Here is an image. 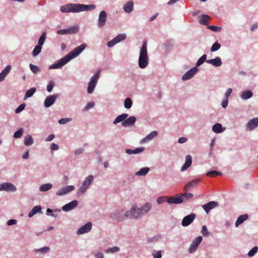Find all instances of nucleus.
<instances>
[{"instance_id":"nucleus-20","label":"nucleus","mask_w":258,"mask_h":258,"mask_svg":"<svg viewBox=\"0 0 258 258\" xmlns=\"http://www.w3.org/2000/svg\"><path fill=\"white\" fill-rule=\"evenodd\" d=\"M137 119L134 116H131L128 118H126L124 121L122 122L121 125L124 127L131 126L135 124Z\"/></svg>"},{"instance_id":"nucleus-54","label":"nucleus","mask_w":258,"mask_h":258,"mask_svg":"<svg viewBox=\"0 0 258 258\" xmlns=\"http://www.w3.org/2000/svg\"><path fill=\"white\" fill-rule=\"evenodd\" d=\"M25 106H26L25 103H22L15 109V113H20L25 109Z\"/></svg>"},{"instance_id":"nucleus-14","label":"nucleus","mask_w":258,"mask_h":258,"mask_svg":"<svg viewBox=\"0 0 258 258\" xmlns=\"http://www.w3.org/2000/svg\"><path fill=\"white\" fill-rule=\"evenodd\" d=\"M2 190L7 192H15L17 190L16 187L10 182H4L0 184Z\"/></svg>"},{"instance_id":"nucleus-3","label":"nucleus","mask_w":258,"mask_h":258,"mask_svg":"<svg viewBox=\"0 0 258 258\" xmlns=\"http://www.w3.org/2000/svg\"><path fill=\"white\" fill-rule=\"evenodd\" d=\"M124 216L125 218L136 220L141 217L139 208L135 206L133 207L130 210L126 211L124 213Z\"/></svg>"},{"instance_id":"nucleus-60","label":"nucleus","mask_w":258,"mask_h":258,"mask_svg":"<svg viewBox=\"0 0 258 258\" xmlns=\"http://www.w3.org/2000/svg\"><path fill=\"white\" fill-rule=\"evenodd\" d=\"M152 254L154 258H161L162 257L161 250L156 251L154 250Z\"/></svg>"},{"instance_id":"nucleus-43","label":"nucleus","mask_w":258,"mask_h":258,"mask_svg":"<svg viewBox=\"0 0 258 258\" xmlns=\"http://www.w3.org/2000/svg\"><path fill=\"white\" fill-rule=\"evenodd\" d=\"M79 26L77 25H74L68 28L69 34L77 33L79 31Z\"/></svg>"},{"instance_id":"nucleus-51","label":"nucleus","mask_w":258,"mask_h":258,"mask_svg":"<svg viewBox=\"0 0 258 258\" xmlns=\"http://www.w3.org/2000/svg\"><path fill=\"white\" fill-rule=\"evenodd\" d=\"M115 38L119 43L126 38V35L125 33L119 34Z\"/></svg>"},{"instance_id":"nucleus-63","label":"nucleus","mask_w":258,"mask_h":258,"mask_svg":"<svg viewBox=\"0 0 258 258\" xmlns=\"http://www.w3.org/2000/svg\"><path fill=\"white\" fill-rule=\"evenodd\" d=\"M95 106V103L93 102H90L85 106L84 108V111H87Z\"/></svg>"},{"instance_id":"nucleus-7","label":"nucleus","mask_w":258,"mask_h":258,"mask_svg":"<svg viewBox=\"0 0 258 258\" xmlns=\"http://www.w3.org/2000/svg\"><path fill=\"white\" fill-rule=\"evenodd\" d=\"M107 21V14L105 11H102L99 14V17L97 21V26L99 28L103 27Z\"/></svg>"},{"instance_id":"nucleus-11","label":"nucleus","mask_w":258,"mask_h":258,"mask_svg":"<svg viewBox=\"0 0 258 258\" xmlns=\"http://www.w3.org/2000/svg\"><path fill=\"white\" fill-rule=\"evenodd\" d=\"M196 214L191 213L187 216H185L182 219L181 222V225L183 227H186L189 225L195 219Z\"/></svg>"},{"instance_id":"nucleus-37","label":"nucleus","mask_w":258,"mask_h":258,"mask_svg":"<svg viewBox=\"0 0 258 258\" xmlns=\"http://www.w3.org/2000/svg\"><path fill=\"white\" fill-rule=\"evenodd\" d=\"M52 187V184L50 183H45L44 184H42L39 187V190L40 191H47L50 190Z\"/></svg>"},{"instance_id":"nucleus-23","label":"nucleus","mask_w":258,"mask_h":258,"mask_svg":"<svg viewBox=\"0 0 258 258\" xmlns=\"http://www.w3.org/2000/svg\"><path fill=\"white\" fill-rule=\"evenodd\" d=\"M158 135V132L156 131L151 132L149 135L142 139L140 143L142 144L147 143L149 141L152 140L153 138H155Z\"/></svg>"},{"instance_id":"nucleus-4","label":"nucleus","mask_w":258,"mask_h":258,"mask_svg":"<svg viewBox=\"0 0 258 258\" xmlns=\"http://www.w3.org/2000/svg\"><path fill=\"white\" fill-rule=\"evenodd\" d=\"M100 75V71H98L95 74H94L90 79V81L88 84V86L87 88V92L89 94H92L94 89L96 87V85L97 83V81L99 79Z\"/></svg>"},{"instance_id":"nucleus-44","label":"nucleus","mask_w":258,"mask_h":258,"mask_svg":"<svg viewBox=\"0 0 258 258\" xmlns=\"http://www.w3.org/2000/svg\"><path fill=\"white\" fill-rule=\"evenodd\" d=\"M119 249H120V248L119 247L113 246V247H110V248H109L106 249L105 252L106 253H114L119 251Z\"/></svg>"},{"instance_id":"nucleus-25","label":"nucleus","mask_w":258,"mask_h":258,"mask_svg":"<svg viewBox=\"0 0 258 258\" xmlns=\"http://www.w3.org/2000/svg\"><path fill=\"white\" fill-rule=\"evenodd\" d=\"M253 96V93L250 90H245L241 92L240 95V98L243 100L250 99Z\"/></svg>"},{"instance_id":"nucleus-1","label":"nucleus","mask_w":258,"mask_h":258,"mask_svg":"<svg viewBox=\"0 0 258 258\" xmlns=\"http://www.w3.org/2000/svg\"><path fill=\"white\" fill-rule=\"evenodd\" d=\"M86 47L87 45L85 43H83L77 46L68 54L58 60L55 63L50 65L49 67V69H58L61 68L71 60L79 56Z\"/></svg>"},{"instance_id":"nucleus-46","label":"nucleus","mask_w":258,"mask_h":258,"mask_svg":"<svg viewBox=\"0 0 258 258\" xmlns=\"http://www.w3.org/2000/svg\"><path fill=\"white\" fill-rule=\"evenodd\" d=\"M221 47V44L216 41L214 43L212 47H211L210 50L211 52H215L218 50Z\"/></svg>"},{"instance_id":"nucleus-27","label":"nucleus","mask_w":258,"mask_h":258,"mask_svg":"<svg viewBox=\"0 0 258 258\" xmlns=\"http://www.w3.org/2000/svg\"><path fill=\"white\" fill-rule=\"evenodd\" d=\"M11 70V66L10 65L7 66L0 73V82L4 80L6 77L9 73Z\"/></svg>"},{"instance_id":"nucleus-28","label":"nucleus","mask_w":258,"mask_h":258,"mask_svg":"<svg viewBox=\"0 0 258 258\" xmlns=\"http://www.w3.org/2000/svg\"><path fill=\"white\" fill-rule=\"evenodd\" d=\"M225 130V127H223L222 124L220 123H216L212 126V131L217 134L223 132Z\"/></svg>"},{"instance_id":"nucleus-42","label":"nucleus","mask_w":258,"mask_h":258,"mask_svg":"<svg viewBox=\"0 0 258 258\" xmlns=\"http://www.w3.org/2000/svg\"><path fill=\"white\" fill-rule=\"evenodd\" d=\"M42 46L38 45L35 46L32 51V54L33 57L37 56L41 51Z\"/></svg>"},{"instance_id":"nucleus-35","label":"nucleus","mask_w":258,"mask_h":258,"mask_svg":"<svg viewBox=\"0 0 258 258\" xmlns=\"http://www.w3.org/2000/svg\"><path fill=\"white\" fill-rule=\"evenodd\" d=\"M36 89L35 87H32L28 90L24 96V100H26L27 98L31 97L36 92Z\"/></svg>"},{"instance_id":"nucleus-22","label":"nucleus","mask_w":258,"mask_h":258,"mask_svg":"<svg viewBox=\"0 0 258 258\" xmlns=\"http://www.w3.org/2000/svg\"><path fill=\"white\" fill-rule=\"evenodd\" d=\"M152 208L151 203H147L142 207L139 208L141 215H145L147 214Z\"/></svg>"},{"instance_id":"nucleus-29","label":"nucleus","mask_w":258,"mask_h":258,"mask_svg":"<svg viewBox=\"0 0 258 258\" xmlns=\"http://www.w3.org/2000/svg\"><path fill=\"white\" fill-rule=\"evenodd\" d=\"M200 181V178H197L195 180H193L192 181H190L188 182L184 186V190H187L190 189V188L194 187L196 185L198 184V183Z\"/></svg>"},{"instance_id":"nucleus-12","label":"nucleus","mask_w":258,"mask_h":258,"mask_svg":"<svg viewBox=\"0 0 258 258\" xmlns=\"http://www.w3.org/2000/svg\"><path fill=\"white\" fill-rule=\"evenodd\" d=\"M75 189L74 185H67L56 191V195L58 196H62L68 194Z\"/></svg>"},{"instance_id":"nucleus-41","label":"nucleus","mask_w":258,"mask_h":258,"mask_svg":"<svg viewBox=\"0 0 258 258\" xmlns=\"http://www.w3.org/2000/svg\"><path fill=\"white\" fill-rule=\"evenodd\" d=\"M207 55L204 54H203L197 61L196 64V67H198L202 65L205 61L207 60Z\"/></svg>"},{"instance_id":"nucleus-32","label":"nucleus","mask_w":258,"mask_h":258,"mask_svg":"<svg viewBox=\"0 0 258 258\" xmlns=\"http://www.w3.org/2000/svg\"><path fill=\"white\" fill-rule=\"evenodd\" d=\"M127 116L128 114L127 113H123L117 116L113 121V124H116L120 122H123L127 117Z\"/></svg>"},{"instance_id":"nucleus-36","label":"nucleus","mask_w":258,"mask_h":258,"mask_svg":"<svg viewBox=\"0 0 258 258\" xmlns=\"http://www.w3.org/2000/svg\"><path fill=\"white\" fill-rule=\"evenodd\" d=\"M34 141L31 135H27L24 140V143L27 146H30L33 144Z\"/></svg>"},{"instance_id":"nucleus-38","label":"nucleus","mask_w":258,"mask_h":258,"mask_svg":"<svg viewBox=\"0 0 258 258\" xmlns=\"http://www.w3.org/2000/svg\"><path fill=\"white\" fill-rule=\"evenodd\" d=\"M222 173L216 170H210L208 171L206 175L210 177H216L218 175H222Z\"/></svg>"},{"instance_id":"nucleus-5","label":"nucleus","mask_w":258,"mask_h":258,"mask_svg":"<svg viewBox=\"0 0 258 258\" xmlns=\"http://www.w3.org/2000/svg\"><path fill=\"white\" fill-rule=\"evenodd\" d=\"M60 10L63 13H78V4H68L61 6Z\"/></svg>"},{"instance_id":"nucleus-31","label":"nucleus","mask_w":258,"mask_h":258,"mask_svg":"<svg viewBox=\"0 0 258 258\" xmlns=\"http://www.w3.org/2000/svg\"><path fill=\"white\" fill-rule=\"evenodd\" d=\"M248 218V216L247 214H243L239 216L235 223V225L236 227H238L239 225L243 223L245 221H246Z\"/></svg>"},{"instance_id":"nucleus-62","label":"nucleus","mask_w":258,"mask_h":258,"mask_svg":"<svg viewBox=\"0 0 258 258\" xmlns=\"http://www.w3.org/2000/svg\"><path fill=\"white\" fill-rule=\"evenodd\" d=\"M208 28L210 29L213 31L214 32H219L222 29L220 27L216 26H208Z\"/></svg>"},{"instance_id":"nucleus-18","label":"nucleus","mask_w":258,"mask_h":258,"mask_svg":"<svg viewBox=\"0 0 258 258\" xmlns=\"http://www.w3.org/2000/svg\"><path fill=\"white\" fill-rule=\"evenodd\" d=\"M218 206V203L215 201H211L207 204H205L202 206L203 209L205 210L207 214L209 213V211Z\"/></svg>"},{"instance_id":"nucleus-47","label":"nucleus","mask_w":258,"mask_h":258,"mask_svg":"<svg viewBox=\"0 0 258 258\" xmlns=\"http://www.w3.org/2000/svg\"><path fill=\"white\" fill-rule=\"evenodd\" d=\"M257 250H258V246H254L248 252V254H247L248 256L249 257L253 256L256 254V253L257 252Z\"/></svg>"},{"instance_id":"nucleus-64","label":"nucleus","mask_w":258,"mask_h":258,"mask_svg":"<svg viewBox=\"0 0 258 258\" xmlns=\"http://www.w3.org/2000/svg\"><path fill=\"white\" fill-rule=\"evenodd\" d=\"M168 197H160L157 198V203L158 204H161L164 201H166V200H167Z\"/></svg>"},{"instance_id":"nucleus-56","label":"nucleus","mask_w":258,"mask_h":258,"mask_svg":"<svg viewBox=\"0 0 258 258\" xmlns=\"http://www.w3.org/2000/svg\"><path fill=\"white\" fill-rule=\"evenodd\" d=\"M118 43V42H117V40L114 37L113 39L107 42V46L108 47L110 48L113 47L114 45H115L116 44Z\"/></svg>"},{"instance_id":"nucleus-30","label":"nucleus","mask_w":258,"mask_h":258,"mask_svg":"<svg viewBox=\"0 0 258 258\" xmlns=\"http://www.w3.org/2000/svg\"><path fill=\"white\" fill-rule=\"evenodd\" d=\"M150 170V168L148 167H143L135 173V175L138 176H145L148 174Z\"/></svg>"},{"instance_id":"nucleus-53","label":"nucleus","mask_w":258,"mask_h":258,"mask_svg":"<svg viewBox=\"0 0 258 258\" xmlns=\"http://www.w3.org/2000/svg\"><path fill=\"white\" fill-rule=\"evenodd\" d=\"M88 188L82 184L80 188L79 189L77 195L80 196L83 195L87 190Z\"/></svg>"},{"instance_id":"nucleus-52","label":"nucleus","mask_w":258,"mask_h":258,"mask_svg":"<svg viewBox=\"0 0 258 258\" xmlns=\"http://www.w3.org/2000/svg\"><path fill=\"white\" fill-rule=\"evenodd\" d=\"M181 197L183 198V201L185 200H188L193 197V194L191 193H183L180 194Z\"/></svg>"},{"instance_id":"nucleus-40","label":"nucleus","mask_w":258,"mask_h":258,"mask_svg":"<svg viewBox=\"0 0 258 258\" xmlns=\"http://www.w3.org/2000/svg\"><path fill=\"white\" fill-rule=\"evenodd\" d=\"M133 105V101L132 99L127 97L125 99L124 101V107L126 109H130L132 107Z\"/></svg>"},{"instance_id":"nucleus-55","label":"nucleus","mask_w":258,"mask_h":258,"mask_svg":"<svg viewBox=\"0 0 258 258\" xmlns=\"http://www.w3.org/2000/svg\"><path fill=\"white\" fill-rule=\"evenodd\" d=\"M118 43V42H117V40L114 37L113 39L107 42V46L108 47L110 48L113 47L114 45H115L116 44Z\"/></svg>"},{"instance_id":"nucleus-19","label":"nucleus","mask_w":258,"mask_h":258,"mask_svg":"<svg viewBox=\"0 0 258 258\" xmlns=\"http://www.w3.org/2000/svg\"><path fill=\"white\" fill-rule=\"evenodd\" d=\"M78 13L83 11H88L96 8L95 5H86L84 4H78Z\"/></svg>"},{"instance_id":"nucleus-6","label":"nucleus","mask_w":258,"mask_h":258,"mask_svg":"<svg viewBox=\"0 0 258 258\" xmlns=\"http://www.w3.org/2000/svg\"><path fill=\"white\" fill-rule=\"evenodd\" d=\"M122 209L117 210L109 214L110 217L113 220L122 221L124 220V214Z\"/></svg>"},{"instance_id":"nucleus-59","label":"nucleus","mask_w":258,"mask_h":258,"mask_svg":"<svg viewBox=\"0 0 258 258\" xmlns=\"http://www.w3.org/2000/svg\"><path fill=\"white\" fill-rule=\"evenodd\" d=\"M192 162H184V164L181 167L180 171L183 172L186 170L188 167L191 165Z\"/></svg>"},{"instance_id":"nucleus-21","label":"nucleus","mask_w":258,"mask_h":258,"mask_svg":"<svg viewBox=\"0 0 258 258\" xmlns=\"http://www.w3.org/2000/svg\"><path fill=\"white\" fill-rule=\"evenodd\" d=\"M206 62L216 67H220L222 64L221 58L219 56H217L213 59H208Z\"/></svg>"},{"instance_id":"nucleus-8","label":"nucleus","mask_w":258,"mask_h":258,"mask_svg":"<svg viewBox=\"0 0 258 258\" xmlns=\"http://www.w3.org/2000/svg\"><path fill=\"white\" fill-rule=\"evenodd\" d=\"M202 239L203 237L202 236H198L192 241L188 249L189 253H193L196 250L199 244L202 242Z\"/></svg>"},{"instance_id":"nucleus-10","label":"nucleus","mask_w":258,"mask_h":258,"mask_svg":"<svg viewBox=\"0 0 258 258\" xmlns=\"http://www.w3.org/2000/svg\"><path fill=\"white\" fill-rule=\"evenodd\" d=\"M59 97L58 94H55L52 95L47 96L44 102V106L48 108L52 105L55 102L57 98Z\"/></svg>"},{"instance_id":"nucleus-2","label":"nucleus","mask_w":258,"mask_h":258,"mask_svg":"<svg viewBox=\"0 0 258 258\" xmlns=\"http://www.w3.org/2000/svg\"><path fill=\"white\" fill-rule=\"evenodd\" d=\"M147 43L144 41L140 49V55L138 59V65L141 69H145L149 64V57L148 55Z\"/></svg>"},{"instance_id":"nucleus-34","label":"nucleus","mask_w":258,"mask_h":258,"mask_svg":"<svg viewBox=\"0 0 258 258\" xmlns=\"http://www.w3.org/2000/svg\"><path fill=\"white\" fill-rule=\"evenodd\" d=\"M93 179L94 176L92 175H90L85 178V179L84 180L82 183V185H83V186H85L88 188L90 185L93 182Z\"/></svg>"},{"instance_id":"nucleus-48","label":"nucleus","mask_w":258,"mask_h":258,"mask_svg":"<svg viewBox=\"0 0 258 258\" xmlns=\"http://www.w3.org/2000/svg\"><path fill=\"white\" fill-rule=\"evenodd\" d=\"M50 250V248L49 247L45 246L40 248L36 249L35 250L36 252H40L41 253L45 254L47 252H48Z\"/></svg>"},{"instance_id":"nucleus-16","label":"nucleus","mask_w":258,"mask_h":258,"mask_svg":"<svg viewBox=\"0 0 258 258\" xmlns=\"http://www.w3.org/2000/svg\"><path fill=\"white\" fill-rule=\"evenodd\" d=\"M258 126V117H255L250 119L246 124V129L248 131H251Z\"/></svg>"},{"instance_id":"nucleus-50","label":"nucleus","mask_w":258,"mask_h":258,"mask_svg":"<svg viewBox=\"0 0 258 258\" xmlns=\"http://www.w3.org/2000/svg\"><path fill=\"white\" fill-rule=\"evenodd\" d=\"M23 128H20L17 130L14 134V138L16 139L20 138L22 136L23 133Z\"/></svg>"},{"instance_id":"nucleus-9","label":"nucleus","mask_w":258,"mask_h":258,"mask_svg":"<svg viewBox=\"0 0 258 258\" xmlns=\"http://www.w3.org/2000/svg\"><path fill=\"white\" fill-rule=\"evenodd\" d=\"M198 68L196 67H193L187 71L182 77V81H186L193 78L198 71Z\"/></svg>"},{"instance_id":"nucleus-17","label":"nucleus","mask_w":258,"mask_h":258,"mask_svg":"<svg viewBox=\"0 0 258 258\" xmlns=\"http://www.w3.org/2000/svg\"><path fill=\"white\" fill-rule=\"evenodd\" d=\"M166 201L169 204H179L183 202V198L181 197L180 194L176 195L174 196L170 197L169 198H168Z\"/></svg>"},{"instance_id":"nucleus-15","label":"nucleus","mask_w":258,"mask_h":258,"mask_svg":"<svg viewBox=\"0 0 258 258\" xmlns=\"http://www.w3.org/2000/svg\"><path fill=\"white\" fill-rule=\"evenodd\" d=\"M92 227V224L91 222H88L84 225L78 229L77 231L78 235H81L89 232L91 231Z\"/></svg>"},{"instance_id":"nucleus-33","label":"nucleus","mask_w":258,"mask_h":258,"mask_svg":"<svg viewBox=\"0 0 258 258\" xmlns=\"http://www.w3.org/2000/svg\"><path fill=\"white\" fill-rule=\"evenodd\" d=\"M144 149H145L144 147L138 148L134 150L127 149L125 150V153H126L127 154H130V155L137 154L139 153L143 152L144 150Z\"/></svg>"},{"instance_id":"nucleus-57","label":"nucleus","mask_w":258,"mask_h":258,"mask_svg":"<svg viewBox=\"0 0 258 258\" xmlns=\"http://www.w3.org/2000/svg\"><path fill=\"white\" fill-rule=\"evenodd\" d=\"M54 85H55V83L53 81H49L48 83V84L47 86V91L48 92H51L52 91V89H53V87L54 86Z\"/></svg>"},{"instance_id":"nucleus-24","label":"nucleus","mask_w":258,"mask_h":258,"mask_svg":"<svg viewBox=\"0 0 258 258\" xmlns=\"http://www.w3.org/2000/svg\"><path fill=\"white\" fill-rule=\"evenodd\" d=\"M123 10L127 13H131L134 9L133 1H129L126 3L123 6Z\"/></svg>"},{"instance_id":"nucleus-26","label":"nucleus","mask_w":258,"mask_h":258,"mask_svg":"<svg viewBox=\"0 0 258 258\" xmlns=\"http://www.w3.org/2000/svg\"><path fill=\"white\" fill-rule=\"evenodd\" d=\"M42 208L40 205L36 206L34 207L32 210L28 213V217L29 218L32 217L34 215L37 213H42Z\"/></svg>"},{"instance_id":"nucleus-49","label":"nucleus","mask_w":258,"mask_h":258,"mask_svg":"<svg viewBox=\"0 0 258 258\" xmlns=\"http://www.w3.org/2000/svg\"><path fill=\"white\" fill-rule=\"evenodd\" d=\"M29 67L32 73L35 74H37L40 71L39 67L33 64H30Z\"/></svg>"},{"instance_id":"nucleus-13","label":"nucleus","mask_w":258,"mask_h":258,"mask_svg":"<svg viewBox=\"0 0 258 258\" xmlns=\"http://www.w3.org/2000/svg\"><path fill=\"white\" fill-rule=\"evenodd\" d=\"M78 201L77 200H74L66 205H63L61 207V210L64 212H69L74 210L76 208L78 205Z\"/></svg>"},{"instance_id":"nucleus-39","label":"nucleus","mask_w":258,"mask_h":258,"mask_svg":"<svg viewBox=\"0 0 258 258\" xmlns=\"http://www.w3.org/2000/svg\"><path fill=\"white\" fill-rule=\"evenodd\" d=\"M46 38V33L45 32H43L39 38L37 45H38L40 46H42V45L44 43Z\"/></svg>"},{"instance_id":"nucleus-45","label":"nucleus","mask_w":258,"mask_h":258,"mask_svg":"<svg viewBox=\"0 0 258 258\" xmlns=\"http://www.w3.org/2000/svg\"><path fill=\"white\" fill-rule=\"evenodd\" d=\"M206 18H209V16L207 15H205V14L202 15L201 16V19L200 20V23L201 24L204 25L208 27L209 25H208V21L206 19Z\"/></svg>"},{"instance_id":"nucleus-61","label":"nucleus","mask_w":258,"mask_h":258,"mask_svg":"<svg viewBox=\"0 0 258 258\" xmlns=\"http://www.w3.org/2000/svg\"><path fill=\"white\" fill-rule=\"evenodd\" d=\"M71 120H72L71 118H63L60 119L58 120V123L60 124H64Z\"/></svg>"},{"instance_id":"nucleus-58","label":"nucleus","mask_w":258,"mask_h":258,"mask_svg":"<svg viewBox=\"0 0 258 258\" xmlns=\"http://www.w3.org/2000/svg\"><path fill=\"white\" fill-rule=\"evenodd\" d=\"M202 233L204 236H208L210 235V233L209 232L207 227L206 225H204L202 227Z\"/></svg>"}]
</instances>
